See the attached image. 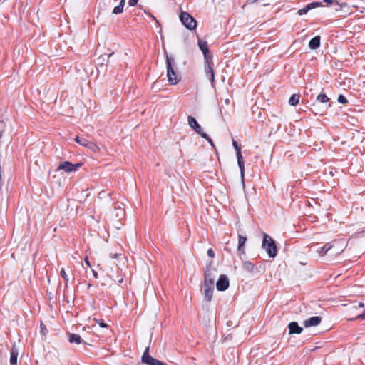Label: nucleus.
<instances>
[{
  "mask_svg": "<svg viewBox=\"0 0 365 365\" xmlns=\"http://www.w3.org/2000/svg\"><path fill=\"white\" fill-rule=\"evenodd\" d=\"M121 202L114 204L113 210L106 214L107 220L116 228H120L122 220L125 218V212Z\"/></svg>",
  "mask_w": 365,
  "mask_h": 365,
  "instance_id": "obj_1",
  "label": "nucleus"
},
{
  "mask_svg": "<svg viewBox=\"0 0 365 365\" xmlns=\"http://www.w3.org/2000/svg\"><path fill=\"white\" fill-rule=\"evenodd\" d=\"M104 192H99V195H102Z\"/></svg>",
  "mask_w": 365,
  "mask_h": 365,
  "instance_id": "obj_44",
  "label": "nucleus"
},
{
  "mask_svg": "<svg viewBox=\"0 0 365 365\" xmlns=\"http://www.w3.org/2000/svg\"><path fill=\"white\" fill-rule=\"evenodd\" d=\"M324 1L328 4L337 3V1L334 0H324Z\"/></svg>",
  "mask_w": 365,
  "mask_h": 365,
  "instance_id": "obj_36",
  "label": "nucleus"
},
{
  "mask_svg": "<svg viewBox=\"0 0 365 365\" xmlns=\"http://www.w3.org/2000/svg\"><path fill=\"white\" fill-rule=\"evenodd\" d=\"M359 307H364V303H363V302H360V303L359 304Z\"/></svg>",
  "mask_w": 365,
  "mask_h": 365,
  "instance_id": "obj_40",
  "label": "nucleus"
},
{
  "mask_svg": "<svg viewBox=\"0 0 365 365\" xmlns=\"http://www.w3.org/2000/svg\"><path fill=\"white\" fill-rule=\"evenodd\" d=\"M289 327V334H301L303 331V328L299 327L297 322H292L288 324Z\"/></svg>",
  "mask_w": 365,
  "mask_h": 365,
  "instance_id": "obj_17",
  "label": "nucleus"
},
{
  "mask_svg": "<svg viewBox=\"0 0 365 365\" xmlns=\"http://www.w3.org/2000/svg\"><path fill=\"white\" fill-rule=\"evenodd\" d=\"M97 322L98 323V324L101 327H103V328L107 327V324L106 323H104L102 320H98V321H97Z\"/></svg>",
  "mask_w": 365,
  "mask_h": 365,
  "instance_id": "obj_33",
  "label": "nucleus"
},
{
  "mask_svg": "<svg viewBox=\"0 0 365 365\" xmlns=\"http://www.w3.org/2000/svg\"><path fill=\"white\" fill-rule=\"evenodd\" d=\"M214 291V286L204 285L203 296L204 299L208 302H211L212 299V294Z\"/></svg>",
  "mask_w": 365,
  "mask_h": 365,
  "instance_id": "obj_16",
  "label": "nucleus"
},
{
  "mask_svg": "<svg viewBox=\"0 0 365 365\" xmlns=\"http://www.w3.org/2000/svg\"><path fill=\"white\" fill-rule=\"evenodd\" d=\"M120 255L117 254V253L114 254V255H112V254L110 255V257H114V258H118V257L120 256Z\"/></svg>",
  "mask_w": 365,
  "mask_h": 365,
  "instance_id": "obj_39",
  "label": "nucleus"
},
{
  "mask_svg": "<svg viewBox=\"0 0 365 365\" xmlns=\"http://www.w3.org/2000/svg\"><path fill=\"white\" fill-rule=\"evenodd\" d=\"M299 101V95L298 94H293L291 96V97L289 99V103L291 106H296Z\"/></svg>",
  "mask_w": 365,
  "mask_h": 365,
  "instance_id": "obj_24",
  "label": "nucleus"
},
{
  "mask_svg": "<svg viewBox=\"0 0 365 365\" xmlns=\"http://www.w3.org/2000/svg\"><path fill=\"white\" fill-rule=\"evenodd\" d=\"M198 46L204 55L205 62H207V61H209V48L207 46V42L198 38Z\"/></svg>",
  "mask_w": 365,
  "mask_h": 365,
  "instance_id": "obj_14",
  "label": "nucleus"
},
{
  "mask_svg": "<svg viewBox=\"0 0 365 365\" xmlns=\"http://www.w3.org/2000/svg\"><path fill=\"white\" fill-rule=\"evenodd\" d=\"M232 145L236 151V155L237 159V164L240 170V176L242 180H244L245 178V162L243 157L241 153L240 145L237 143V141L232 140Z\"/></svg>",
  "mask_w": 365,
  "mask_h": 365,
  "instance_id": "obj_5",
  "label": "nucleus"
},
{
  "mask_svg": "<svg viewBox=\"0 0 365 365\" xmlns=\"http://www.w3.org/2000/svg\"><path fill=\"white\" fill-rule=\"evenodd\" d=\"M247 241V237L245 236H242L241 235H238V247L237 250L240 253L244 254L245 253V248L244 245Z\"/></svg>",
  "mask_w": 365,
  "mask_h": 365,
  "instance_id": "obj_19",
  "label": "nucleus"
},
{
  "mask_svg": "<svg viewBox=\"0 0 365 365\" xmlns=\"http://www.w3.org/2000/svg\"><path fill=\"white\" fill-rule=\"evenodd\" d=\"M338 102L340 103H342V104H346L348 101L346 99V98L342 95V94H340L339 96H338Z\"/></svg>",
  "mask_w": 365,
  "mask_h": 365,
  "instance_id": "obj_29",
  "label": "nucleus"
},
{
  "mask_svg": "<svg viewBox=\"0 0 365 365\" xmlns=\"http://www.w3.org/2000/svg\"><path fill=\"white\" fill-rule=\"evenodd\" d=\"M81 165V163L73 164L69 161H63L59 164L58 169L66 172H73L77 170Z\"/></svg>",
  "mask_w": 365,
  "mask_h": 365,
  "instance_id": "obj_9",
  "label": "nucleus"
},
{
  "mask_svg": "<svg viewBox=\"0 0 365 365\" xmlns=\"http://www.w3.org/2000/svg\"><path fill=\"white\" fill-rule=\"evenodd\" d=\"M153 19H155L157 22L158 21L156 20L155 17L153 16Z\"/></svg>",
  "mask_w": 365,
  "mask_h": 365,
  "instance_id": "obj_43",
  "label": "nucleus"
},
{
  "mask_svg": "<svg viewBox=\"0 0 365 365\" xmlns=\"http://www.w3.org/2000/svg\"><path fill=\"white\" fill-rule=\"evenodd\" d=\"M18 350L16 348L13 347L11 350L10 353V364L11 365H16L17 364V358H18Z\"/></svg>",
  "mask_w": 365,
  "mask_h": 365,
  "instance_id": "obj_21",
  "label": "nucleus"
},
{
  "mask_svg": "<svg viewBox=\"0 0 365 365\" xmlns=\"http://www.w3.org/2000/svg\"><path fill=\"white\" fill-rule=\"evenodd\" d=\"M225 103H226L227 104H228V103H230L229 99H227V100L225 101Z\"/></svg>",
  "mask_w": 365,
  "mask_h": 365,
  "instance_id": "obj_42",
  "label": "nucleus"
},
{
  "mask_svg": "<svg viewBox=\"0 0 365 365\" xmlns=\"http://www.w3.org/2000/svg\"><path fill=\"white\" fill-rule=\"evenodd\" d=\"M75 141L77 143L88 148L89 150H91V151H93L94 153L99 151V148L98 145H96L95 143H93L91 141H88V140H86L85 138H81L79 136H76L75 138Z\"/></svg>",
  "mask_w": 365,
  "mask_h": 365,
  "instance_id": "obj_8",
  "label": "nucleus"
},
{
  "mask_svg": "<svg viewBox=\"0 0 365 365\" xmlns=\"http://www.w3.org/2000/svg\"><path fill=\"white\" fill-rule=\"evenodd\" d=\"M85 263L88 266V267H91V264L89 262V260L88 259V257H86L85 258Z\"/></svg>",
  "mask_w": 365,
  "mask_h": 365,
  "instance_id": "obj_38",
  "label": "nucleus"
},
{
  "mask_svg": "<svg viewBox=\"0 0 365 365\" xmlns=\"http://www.w3.org/2000/svg\"><path fill=\"white\" fill-rule=\"evenodd\" d=\"M68 341L70 343L80 344L82 342V339L78 334H70Z\"/></svg>",
  "mask_w": 365,
  "mask_h": 365,
  "instance_id": "obj_22",
  "label": "nucleus"
},
{
  "mask_svg": "<svg viewBox=\"0 0 365 365\" xmlns=\"http://www.w3.org/2000/svg\"><path fill=\"white\" fill-rule=\"evenodd\" d=\"M215 270H211L208 267L205 271L204 285L214 286Z\"/></svg>",
  "mask_w": 365,
  "mask_h": 365,
  "instance_id": "obj_11",
  "label": "nucleus"
},
{
  "mask_svg": "<svg viewBox=\"0 0 365 365\" xmlns=\"http://www.w3.org/2000/svg\"><path fill=\"white\" fill-rule=\"evenodd\" d=\"M180 20L182 24L189 30H193L197 27V21L187 12L181 11Z\"/></svg>",
  "mask_w": 365,
  "mask_h": 365,
  "instance_id": "obj_4",
  "label": "nucleus"
},
{
  "mask_svg": "<svg viewBox=\"0 0 365 365\" xmlns=\"http://www.w3.org/2000/svg\"><path fill=\"white\" fill-rule=\"evenodd\" d=\"M92 272H93V277H94L96 279H97V278H98V273H97V272H96V271H95V270H92Z\"/></svg>",
  "mask_w": 365,
  "mask_h": 365,
  "instance_id": "obj_37",
  "label": "nucleus"
},
{
  "mask_svg": "<svg viewBox=\"0 0 365 365\" xmlns=\"http://www.w3.org/2000/svg\"><path fill=\"white\" fill-rule=\"evenodd\" d=\"M60 275L63 278V279L65 280V286L67 287L68 286V277L66 274V272L64 269V268H62L61 269V272H60Z\"/></svg>",
  "mask_w": 365,
  "mask_h": 365,
  "instance_id": "obj_28",
  "label": "nucleus"
},
{
  "mask_svg": "<svg viewBox=\"0 0 365 365\" xmlns=\"http://www.w3.org/2000/svg\"><path fill=\"white\" fill-rule=\"evenodd\" d=\"M355 235H356V237L365 235V228L364 230H361L356 232Z\"/></svg>",
  "mask_w": 365,
  "mask_h": 365,
  "instance_id": "obj_34",
  "label": "nucleus"
},
{
  "mask_svg": "<svg viewBox=\"0 0 365 365\" xmlns=\"http://www.w3.org/2000/svg\"><path fill=\"white\" fill-rule=\"evenodd\" d=\"M243 268L249 272H252L255 269V265L252 262L247 261L243 263Z\"/></svg>",
  "mask_w": 365,
  "mask_h": 365,
  "instance_id": "obj_25",
  "label": "nucleus"
},
{
  "mask_svg": "<svg viewBox=\"0 0 365 365\" xmlns=\"http://www.w3.org/2000/svg\"><path fill=\"white\" fill-rule=\"evenodd\" d=\"M205 140H207V142L213 147V148H215V144L213 143V141L212 140V139L207 135V137L206 138H204Z\"/></svg>",
  "mask_w": 365,
  "mask_h": 365,
  "instance_id": "obj_31",
  "label": "nucleus"
},
{
  "mask_svg": "<svg viewBox=\"0 0 365 365\" xmlns=\"http://www.w3.org/2000/svg\"><path fill=\"white\" fill-rule=\"evenodd\" d=\"M311 49H317L320 46V36H317L312 38L309 43Z\"/></svg>",
  "mask_w": 365,
  "mask_h": 365,
  "instance_id": "obj_20",
  "label": "nucleus"
},
{
  "mask_svg": "<svg viewBox=\"0 0 365 365\" xmlns=\"http://www.w3.org/2000/svg\"><path fill=\"white\" fill-rule=\"evenodd\" d=\"M125 0H121L120 1V4L118 6H116L115 7H114L112 13L113 14H121L123 11V8L125 6Z\"/></svg>",
  "mask_w": 365,
  "mask_h": 365,
  "instance_id": "obj_23",
  "label": "nucleus"
},
{
  "mask_svg": "<svg viewBox=\"0 0 365 365\" xmlns=\"http://www.w3.org/2000/svg\"><path fill=\"white\" fill-rule=\"evenodd\" d=\"M207 255L210 257V258H213L215 257V252L213 251L212 249L210 248L208 250H207Z\"/></svg>",
  "mask_w": 365,
  "mask_h": 365,
  "instance_id": "obj_30",
  "label": "nucleus"
},
{
  "mask_svg": "<svg viewBox=\"0 0 365 365\" xmlns=\"http://www.w3.org/2000/svg\"><path fill=\"white\" fill-rule=\"evenodd\" d=\"M356 319H365V311L362 313V314H360L359 315H358Z\"/></svg>",
  "mask_w": 365,
  "mask_h": 365,
  "instance_id": "obj_35",
  "label": "nucleus"
},
{
  "mask_svg": "<svg viewBox=\"0 0 365 365\" xmlns=\"http://www.w3.org/2000/svg\"><path fill=\"white\" fill-rule=\"evenodd\" d=\"M123 282V278H120L119 280H118V284H121L122 282Z\"/></svg>",
  "mask_w": 365,
  "mask_h": 365,
  "instance_id": "obj_41",
  "label": "nucleus"
},
{
  "mask_svg": "<svg viewBox=\"0 0 365 365\" xmlns=\"http://www.w3.org/2000/svg\"><path fill=\"white\" fill-rule=\"evenodd\" d=\"M262 247L266 251L268 256L274 258L277 255V247L274 240L267 234L264 233Z\"/></svg>",
  "mask_w": 365,
  "mask_h": 365,
  "instance_id": "obj_3",
  "label": "nucleus"
},
{
  "mask_svg": "<svg viewBox=\"0 0 365 365\" xmlns=\"http://www.w3.org/2000/svg\"><path fill=\"white\" fill-rule=\"evenodd\" d=\"M113 53H110V54H103V55H101L99 58H98V60L100 61V63L101 64H104V63L106 62V64L108 63V59L109 58L113 55Z\"/></svg>",
  "mask_w": 365,
  "mask_h": 365,
  "instance_id": "obj_26",
  "label": "nucleus"
},
{
  "mask_svg": "<svg viewBox=\"0 0 365 365\" xmlns=\"http://www.w3.org/2000/svg\"><path fill=\"white\" fill-rule=\"evenodd\" d=\"M205 71L207 78H209V80L210 81V82L212 83H214L215 73H214L213 65L209 61H207V62H205Z\"/></svg>",
  "mask_w": 365,
  "mask_h": 365,
  "instance_id": "obj_12",
  "label": "nucleus"
},
{
  "mask_svg": "<svg viewBox=\"0 0 365 365\" xmlns=\"http://www.w3.org/2000/svg\"><path fill=\"white\" fill-rule=\"evenodd\" d=\"M166 68L168 82L171 85L177 84L180 80V76L177 73L175 58L168 54H166Z\"/></svg>",
  "mask_w": 365,
  "mask_h": 365,
  "instance_id": "obj_2",
  "label": "nucleus"
},
{
  "mask_svg": "<svg viewBox=\"0 0 365 365\" xmlns=\"http://www.w3.org/2000/svg\"><path fill=\"white\" fill-rule=\"evenodd\" d=\"M187 122L190 127L193 129L198 135H200L202 138H206L207 133H204L202 130L201 126L198 124L196 119L189 115L187 118Z\"/></svg>",
  "mask_w": 365,
  "mask_h": 365,
  "instance_id": "obj_7",
  "label": "nucleus"
},
{
  "mask_svg": "<svg viewBox=\"0 0 365 365\" xmlns=\"http://www.w3.org/2000/svg\"><path fill=\"white\" fill-rule=\"evenodd\" d=\"M138 0H129L128 4L130 6H134L137 4Z\"/></svg>",
  "mask_w": 365,
  "mask_h": 365,
  "instance_id": "obj_32",
  "label": "nucleus"
},
{
  "mask_svg": "<svg viewBox=\"0 0 365 365\" xmlns=\"http://www.w3.org/2000/svg\"><path fill=\"white\" fill-rule=\"evenodd\" d=\"M322 6V3L321 2H312V3H310L309 4H307V6H305L304 8L301 9H299L297 11V14L299 15H303V14H307L309 10L312 9H314V8H317V7H319Z\"/></svg>",
  "mask_w": 365,
  "mask_h": 365,
  "instance_id": "obj_15",
  "label": "nucleus"
},
{
  "mask_svg": "<svg viewBox=\"0 0 365 365\" xmlns=\"http://www.w3.org/2000/svg\"><path fill=\"white\" fill-rule=\"evenodd\" d=\"M322 322V317L319 316L312 317L303 322L305 327H316Z\"/></svg>",
  "mask_w": 365,
  "mask_h": 365,
  "instance_id": "obj_13",
  "label": "nucleus"
},
{
  "mask_svg": "<svg viewBox=\"0 0 365 365\" xmlns=\"http://www.w3.org/2000/svg\"><path fill=\"white\" fill-rule=\"evenodd\" d=\"M230 285L228 277L225 274H221L217 281L216 287L218 291H225Z\"/></svg>",
  "mask_w": 365,
  "mask_h": 365,
  "instance_id": "obj_10",
  "label": "nucleus"
},
{
  "mask_svg": "<svg viewBox=\"0 0 365 365\" xmlns=\"http://www.w3.org/2000/svg\"><path fill=\"white\" fill-rule=\"evenodd\" d=\"M141 361L143 363L148 364V365H167V364L163 363L162 361H160L158 359H155L153 358L151 356H150L149 346L146 347V349L142 356Z\"/></svg>",
  "mask_w": 365,
  "mask_h": 365,
  "instance_id": "obj_6",
  "label": "nucleus"
},
{
  "mask_svg": "<svg viewBox=\"0 0 365 365\" xmlns=\"http://www.w3.org/2000/svg\"><path fill=\"white\" fill-rule=\"evenodd\" d=\"M334 247V244L332 242H329L322 246L321 247L317 250V252L321 256H324L329 250H331Z\"/></svg>",
  "mask_w": 365,
  "mask_h": 365,
  "instance_id": "obj_18",
  "label": "nucleus"
},
{
  "mask_svg": "<svg viewBox=\"0 0 365 365\" xmlns=\"http://www.w3.org/2000/svg\"><path fill=\"white\" fill-rule=\"evenodd\" d=\"M317 100L320 103H327L329 101V98L326 94L320 93L317 96Z\"/></svg>",
  "mask_w": 365,
  "mask_h": 365,
  "instance_id": "obj_27",
  "label": "nucleus"
}]
</instances>
